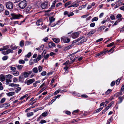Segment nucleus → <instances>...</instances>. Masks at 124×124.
Instances as JSON below:
<instances>
[{
    "instance_id": "1a4fd4ad",
    "label": "nucleus",
    "mask_w": 124,
    "mask_h": 124,
    "mask_svg": "<svg viewBox=\"0 0 124 124\" xmlns=\"http://www.w3.org/2000/svg\"><path fill=\"white\" fill-rule=\"evenodd\" d=\"M43 23L42 19H40L39 20H38L36 22V24H37L38 26L40 25H42Z\"/></svg>"
},
{
    "instance_id": "a19ab883",
    "label": "nucleus",
    "mask_w": 124,
    "mask_h": 124,
    "mask_svg": "<svg viewBox=\"0 0 124 124\" xmlns=\"http://www.w3.org/2000/svg\"><path fill=\"white\" fill-rule=\"evenodd\" d=\"M8 58V56H4L2 58V59L3 61L7 60Z\"/></svg>"
},
{
    "instance_id": "ea45409f",
    "label": "nucleus",
    "mask_w": 124,
    "mask_h": 124,
    "mask_svg": "<svg viewBox=\"0 0 124 124\" xmlns=\"http://www.w3.org/2000/svg\"><path fill=\"white\" fill-rule=\"evenodd\" d=\"M103 109L102 107H101L97 109L96 110V113H98L100 111Z\"/></svg>"
},
{
    "instance_id": "3c124183",
    "label": "nucleus",
    "mask_w": 124,
    "mask_h": 124,
    "mask_svg": "<svg viewBox=\"0 0 124 124\" xmlns=\"http://www.w3.org/2000/svg\"><path fill=\"white\" fill-rule=\"evenodd\" d=\"M49 56V55L48 54H47L46 55L44 56V58L45 59H46L48 58Z\"/></svg>"
},
{
    "instance_id": "6ab92c4d",
    "label": "nucleus",
    "mask_w": 124,
    "mask_h": 124,
    "mask_svg": "<svg viewBox=\"0 0 124 124\" xmlns=\"http://www.w3.org/2000/svg\"><path fill=\"white\" fill-rule=\"evenodd\" d=\"M106 28V27L105 26H100L98 28V30L100 31L103 30Z\"/></svg>"
},
{
    "instance_id": "4d7b16f0",
    "label": "nucleus",
    "mask_w": 124,
    "mask_h": 124,
    "mask_svg": "<svg viewBox=\"0 0 124 124\" xmlns=\"http://www.w3.org/2000/svg\"><path fill=\"white\" fill-rule=\"evenodd\" d=\"M74 15V13L73 12H71L70 14H68V17H70L73 15Z\"/></svg>"
},
{
    "instance_id": "f3484780",
    "label": "nucleus",
    "mask_w": 124,
    "mask_h": 124,
    "mask_svg": "<svg viewBox=\"0 0 124 124\" xmlns=\"http://www.w3.org/2000/svg\"><path fill=\"white\" fill-rule=\"evenodd\" d=\"M9 85L12 87H18L19 86V84H17L13 83H11L9 84Z\"/></svg>"
},
{
    "instance_id": "9b49d317",
    "label": "nucleus",
    "mask_w": 124,
    "mask_h": 124,
    "mask_svg": "<svg viewBox=\"0 0 124 124\" xmlns=\"http://www.w3.org/2000/svg\"><path fill=\"white\" fill-rule=\"evenodd\" d=\"M48 46L50 48H52L53 47H55L56 46L55 44L53 42H50L49 43Z\"/></svg>"
},
{
    "instance_id": "7ed1b4c3",
    "label": "nucleus",
    "mask_w": 124,
    "mask_h": 124,
    "mask_svg": "<svg viewBox=\"0 0 124 124\" xmlns=\"http://www.w3.org/2000/svg\"><path fill=\"white\" fill-rule=\"evenodd\" d=\"M61 41L65 43H67L69 42L70 40V39L69 38L63 37L61 39Z\"/></svg>"
},
{
    "instance_id": "a18cd8bd",
    "label": "nucleus",
    "mask_w": 124,
    "mask_h": 124,
    "mask_svg": "<svg viewBox=\"0 0 124 124\" xmlns=\"http://www.w3.org/2000/svg\"><path fill=\"white\" fill-rule=\"evenodd\" d=\"M19 63L20 64H24L25 63V62L23 60H19Z\"/></svg>"
},
{
    "instance_id": "5fc2aeb1",
    "label": "nucleus",
    "mask_w": 124,
    "mask_h": 124,
    "mask_svg": "<svg viewBox=\"0 0 124 124\" xmlns=\"http://www.w3.org/2000/svg\"><path fill=\"white\" fill-rule=\"evenodd\" d=\"M95 25V23H91L90 25V26L91 27H93Z\"/></svg>"
},
{
    "instance_id": "774afa93",
    "label": "nucleus",
    "mask_w": 124,
    "mask_h": 124,
    "mask_svg": "<svg viewBox=\"0 0 124 124\" xmlns=\"http://www.w3.org/2000/svg\"><path fill=\"white\" fill-rule=\"evenodd\" d=\"M46 122V121L45 120H42L39 122V123L43 124Z\"/></svg>"
},
{
    "instance_id": "58836bf2",
    "label": "nucleus",
    "mask_w": 124,
    "mask_h": 124,
    "mask_svg": "<svg viewBox=\"0 0 124 124\" xmlns=\"http://www.w3.org/2000/svg\"><path fill=\"white\" fill-rule=\"evenodd\" d=\"M112 91L111 89H108L107 91L105 93L106 94H108L110 92Z\"/></svg>"
},
{
    "instance_id": "864d4df0",
    "label": "nucleus",
    "mask_w": 124,
    "mask_h": 124,
    "mask_svg": "<svg viewBox=\"0 0 124 124\" xmlns=\"http://www.w3.org/2000/svg\"><path fill=\"white\" fill-rule=\"evenodd\" d=\"M112 118L111 117L110 118L108 121L107 124H110V122H112Z\"/></svg>"
},
{
    "instance_id": "bf43d9fd",
    "label": "nucleus",
    "mask_w": 124,
    "mask_h": 124,
    "mask_svg": "<svg viewBox=\"0 0 124 124\" xmlns=\"http://www.w3.org/2000/svg\"><path fill=\"white\" fill-rule=\"evenodd\" d=\"M115 84V82L114 81H113L111 82V86H114Z\"/></svg>"
},
{
    "instance_id": "7c9ffc66",
    "label": "nucleus",
    "mask_w": 124,
    "mask_h": 124,
    "mask_svg": "<svg viewBox=\"0 0 124 124\" xmlns=\"http://www.w3.org/2000/svg\"><path fill=\"white\" fill-rule=\"evenodd\" d=\"M87 40V39L86 38H84L79 43V44H82L84 42H85Z\"/></svg>"
},
{
    "instance_id": "f704fd0d",
    "label": "nucleus",
    "mask_w": 124,
    "mask_h": 124,
    "mask_svg": "<svg viewBox=\"0 0 124 124\" xmlns=\"http://www.w3.org/2000/svg\"><path fill=\"white\" fill-rule=\"evenodd\" d=\"M10 48L13 50H15L17 48V47L16 46H13V45H12L10 46Z\"/></svg>"
},
{
    "instance_id": "412c9836",
    "label": "nucleus",
    "mask_w": 124,
    "mask_h": 124,
    "mask_svg": "<svg viewBox=\"0 0 124 124\" xmlns=\"http://www.w3.org/2000/svg\"><path fill=\"white\" fill-rule=\"evenodd\" d=\"M123 97H120L119 98V101H118V102L116 104H120L121 103L123 99Z\"/></svg>"
},
{
    "instance_id": "f257e3e1",
    "label": "nucleus",
    "mask_w": 124,
    "mask_h": 124,
    "mask_svg": "<svg viewBox=\"0 0 124 124\" xmlns=\"http://www.w3.org/2000/svg\"><path fill=\"white\" fill-rule=\"evenodd\" d=\"M5 5L6 8L8 9H11L13 8V4L10 1L6 2L5 3Z\"/></svg>"
},
{
    "instance_id": "a878e982",
    "label": "nucleus",
    "mask_w": 124,
    "mask_h": 124,
    "mask_svg": "<svg viewBox=\"0 0 124 124\" xmlns=\"http://www.w3.org/2000/svg\"><path fill=\"white\" fill-rule=\"evenodd\" d=\"M13 74L15 76H17L19 75V73L18 71H16L14 72Z\"/></svg>"
},
{
    "instance_id": "bb28decb",
    "label": "nucleus",
    "mask_w": 124,
    "mask_h": 124,
    "mask_svg": "<svg viewBox=\"0 0 124 124\" xmlns=\"http://www.w3.org/2000/svg\"><path fill=\"white\" fill-rule=\"evenodd\" d=\"M4 9V6L2 4L0 3V11H2Z\"/></svg>"
},
{
    "instance_id": "09e8293b",
    "label": "nucleus",
    "mask_w": 124,
    "mask_h": 124,
    "mask_svg": "<svg viewBox=\"0 0 124 124\" xmlns=\"http://www.w3.org/2000/svg\"><path fill=\"white\" fill-rule=\"evenodd\" d=\"M3 89V86H2V83L0 82V90H1Z\"/></svg>"
},
{
    "instance_id": "f03ea898",
    "label": "nucleus",
    "mask_w": 124,
    "mask_h": 124,
    "mask_svg": "<svg viewBox=\"0 0 124 124\" xmlns=\"http://www.w3.org/2000/svg\"><path fill=\"white\" fill-rule=\"evenodd\" d=\"M27 5L26 1L25 0L20 2L19 4V6L20 8L23 9Z\"/></svg>"
},
{
    "instance_id": "39448f33",
    "label": "nucleus",
    "mask_w": 124,
    "mask_h": 124,
    "mask_svg": "<svg viewBox=\"0 0 124 124\" xmlns=\"http://www.w3.org/2000/svg\"><path fill=\"white\" fill-rule=\"evenodd\" d=\"M34 79H30L27 80L25 82V84H27V85H29L35 81Z\"/></svg>"
},
{
    "instance_id": "e2e57ef3",
    "label": "nucleus",
    "mask_w": 124,
    "mask_h": 124,
    "mask_svg": "<svg viewBox=\"0 0 124 124\" xmlns=\"http://www.w3.org/2000/svg\"><path fill=\"white\" fill-rule=\"evenodd\" d=\"M17 79L16 78H13V82H15L17 81Z\"/></svg>"
},
{
    "instance_id": "37998d69",
    "label": "nucleus",
    "mask_w": 124,
    "mask_h": 124,
    "mask_svg": "<svg viewBox=\"0 0 124 124\" xmlns=\"http://www.w3.org/2000/svg\"><path fill=\"white\" fill-rule=\"evenodd\" d=\"M71 3V2L70 1H69L68 2H67V3H66L65 4V7H66L67 6L69 5H70Z\"/></svg>"
},
{
    "instance_id": "393cba45",
    "label": "nucleus",
    "mask_w": 124,
    "mask_h": 124,
    "mask_svg": "<svg viewBox=\"0 0 124 124\" xmlns=\"http://www.w3.org/2000/svg\"><path fill=\"white\" fill-rule=\"evenodd\" d=\"M114 103V101H112L110 103V104H109L108 106L106 108L107 109H108L111 106V105L113 104Z\"/></svg>"
},
{
    "instance_id": "13d9d810",
    "label": "nucleus",
    "mask_w": 124,
    "mask_h": 124,
    "mask_svg": "<svg viewBox=\"0 0 124 124\" xmlns=\"http://www.w3.org/2000/svg\"><path fill=\"white\" fill-rule=\"evenodd\" d=\"M94 33V32L93 31H91L89 32L88 33L87 35H90V34H93Z\"/></svg>"
},
{
    "instance_id": "473e14b6",
    "label": "nucleus",
    "mask_w": 124,
    "mask_h": 124,
    "mask_svg": "<svg viewBox=\"0 0 124 124\" xmlns=\"http://www.w3.org/2000/svg\"><path fill=\"white\" fill-rule=\"evenodd\" d=\"M84 38V37H81L78 38L77 40H76L74 41V42L76 43L77 42H78L81 39H83Z\"/></svg>"
},
{
    "instance_id": "603ef678",
    "label": "nucleus",
    "mask_w": 124,
    "mask_h": 124,
    "mask_svg": "<svg viewBox=\"0 0 124 124\" xmlns=\"http://www.w3.org/2000/svg\"><path fill=\"white\" fill-rule=\"evenodd\" d=\"M117 2L118 3V5L119 6L121 5L122 4V2H121V1L118 0L117 1Z\"/></svg>"
},
{
    "instance_id": "c03bdc74",
    "label": "nucleus",
    "mask_w": 124,
    "mask_h": 124,
    "mask_svg": "<svg viewBox=\"0 0 124 124\" xmlns=\"http://www.w3.org/2000/svg\"><path fill=\"white\" fill-rule=\"evenodd\" d=\"M114 44V42H112L111 43H110L109 44H108L107 45V47H109L110 46H112Z\"/></svg>"
},
{
    "instance_id": "4c0bfd02",
    "label": "nucleus",
    "mask_w": 124,
    "mask_h": 124,
    "mask_svg": "<svg viewBox=\"0 0 124 124\" xmlns=\"http://www.w3.org/2000/svg\"><path fill=\"white\" fill-rule=\"evenodd\" d=\"M98 18L97 17H95L93 18L92 20V21L93 22L94 21H97L98 20Z\"/></svg>"
},
{
    "instance_id": "f8f14e48",
    "label": "nucleus",
    "mask_w": 124,
    "mask_h": 124,
    "mask_svg": "<svg viewBox=\"0 0 124 124\" xmlns=\"http://www.w3.org/2000/svg\"><path fill=\"white\" fill-rule=\"evenodd\" d=\"M0 81L2 82L5 81V77L3 74L0 75Z\"/></svg>"
},
{
    "instance_id": "49530a36",
    "label": "nucleus",
    "mask_w": 124,
    "mask_h": 124,
    "mask_svg": "<svg viewBox=\"0 0 124 124\" xmlns=\"http://www.w3.org/2000/svg\"><path fill=\"white\" fill-rule=\"evenodd\" d=\"M24 45V43L22 41H21L20 42V46L21 47H23Z\"/></svg>"
},
{
    "instance_id": "2eb2a0df",
    "label": "nucleus",
    "mask_w": 124,
    "mask_h": 124,
    "mask_svg": "<svg viewBox=\"0 0 124 124\" xmlns=\"http://www.w3.org/2000/svg\"><path fill=\"white\" fill-rule=\"evenodd\" d=\"M31 8L30 6H28L25 9L26 12L27 13H30L31 12V11H29L31 10Z\"/></svg>"
},
{
    "instance_id": "0eeeda50",
    "label": "nucleus",
    "mask_w": 124,
    "mask_h": 124,
    "mask_svg": "<svg viewBox=\"0 0 124 124\" xmlns=\"http://www.w3.org/2000/svg\"><path fill=\"white\" fill-rule=\"evenodd\" d=\"M79 34V32H76L73 33L71 35V36L73 38L75 39L78 37Z\"/></svg>"
},
{
    "instance_id": "5701e85b",
    "label": "nucleus",
    "mask_w": 124,
    "mask_h": 124,
    "mask_svg": "<svg viewBox=\"0 0 124 124\" xmlns=\"http://www.w3.org/2000/svg\"><path fill=\"white\" fill-rule=\"evenodd\" d=\"M5 77L7 78L11 79L12 78V76L10 74H8L5 76Z\"/></svg>"
},
{
    "instance_id": "0e129e2a",
    "label": "nucleus",
    "mask_w": 124,
    "mask_h": 124,
    "mask_svg": "<svg viewBox=\"0 0 124 124\" xmlns=\"http://www.w3.org/2000/svg\"><path fill=\"white\" fill-rule=\"evenodd\" d=\"M38 70L39 72H40L42 70V68L40 66H39L38 67Z\"/></svg>"
},
{
    "instance_id": "338daca9",
    "label": "nucleus",
    "mask_w": 124,
    "mask_h": 124,
    "mask_svg": "<svg viewBox=\"0 0 124 124\" xmlns=\"http://www.w3.org/2000/svg\"><path fill=\"white\" fill-rule=\"evenodd\" d=\"M122 17V15L121 14H118L117 16L116 17L118 18H120Z\"/></svg>"
},
{
    "instance_id": "aec40b11",
    "label": "nucleus",
    "mask_w": 124,
    "mask_h": 124,
    "mask_svg": "<svg viewBox=\"0 0 124 124\" xmlns=\"http://www.w3.org/2000/svg\"><path fill=\"white\" fill-rule=\"evenodd\" d=\"M49 20L50 21V24L54 22L55 20V18L52 17H49Z\"/></svg>"
},
{
    "instance_id": "b1692460",
    "label": "nucleus",
    "mask_w": 124,
    "mask_h": 124,
    "mask_svg": "<svg viewBox=\"0 0 124 124\" xmlns=\"http://www.w3.org/2000/svg\"><path fill=\"white\" fill-rule=\"evenodd\" d=\"M72 6L74 7H76L78 6L79 4L77 3L76 2H75L72 4Z\"/></svg>"
},
{
    "instance_id": "9d476101",
    "label": "nucleus",
    "mask_w": 124,
    "mask_h": 124,
    "mask_svg": "<svg viewBox=\"0 0 124 124\" xmlns=\"http://www.w3.org/2000/svg\"><path fill=\"white\" fill-rule=\"evenodd\" d=\"M48 113L47 112H45L42 113L41 115H40L38 119H37V120H38V119H40L41 118V116H43L44 117H45L47 116L48 115Z\"/></svg>"
},
{
    "instance_id": "052dcab7",
    "label": "nucleus",
    "mask_w": 124,
    "mask_h": 124,
    "mask_svg": "<svg viewBox=\"0 0 124 124\" xmlns=\"http://www.w3.org/2000/svg\"><path fill=\"white\" fill-rule=\"evenodd\" d=\"M41 57V55H38L37 58V60L38 61H39Z\"/></svg>"
},
{
    "instance_id": "de8ad7c7",
    "label": "nucleus",
    "mask_w": 124,
    "mask_h": 124,
    "mask_svg": "<svg viewBox=\"0 0 124 124\" xmlns=\"http://www.w3.org/2000/svg\"><path fill=\"white\" fill-rule=\"evenodd\" d=\"M31 55V52L29 53L26 56L28 58H29Z\"/></svg>"
},
{
    "instance_id": "dca6fc26",
    "label": "nucleus",
    "mask_w": 124,
    "mask_h": 124,
    "mask_svg": "<svg viewBox=\"0 0 124 124\" xmlns=\"http://www.w3.org/2000/svg\"><path fill=\"white\" fill-rule=\"evenodd\" d=\"M53 41L56 43H58L60 42V39L58 38H54L52 39Z\"/></svg>"
},
{
    "instance_id": "72a5a7b5",
    "label": "nucleus",
    "mask_w": 124,
    "mask_h": 124,
    "mask_svg": "<svg viewBox=\"0 0 124 124\" xmlns=\"http://www.w3.org/2000/svg\"><path fill=\"white\" fill-rule=\"evenodd\" d=\"M9 48V46H4L2 48L3 50H6Z\"/></svg>"
},
{
    "instance_id": "20e7f679",
    "label": "nucleus",
    "mask_w": 124,
    "mask_h": 124,
    "mask_svg": "<svg viewBox=\"0 0 124 124\" xmlns=\"http://www.w3.org/2000/svg\"><path fill=\"white\" fill-rule=\"evenodd\" d=\"M22 16L20 14H13L12 15V19H19L20 18V17Z\"/></svg>"
},
{
    "instance_id": "c9c22d12",
    "label": "nucleus",
    "mask_w": 124,
    "mask_h": 124,
    "mask_svg": "<svg viewBox=\"0 0 124 124\" xmlns=\"http://www.w3.org/2000/svg\"><path fill=\"white\" fill-rule=\"evenodd\" d=\"M16 66L17 67V69L18 70H21L23 67V66L21 65H18V66Z\"/></svg>"
},
{
    "instance_id": "a211bd4d",
    "label": "nucleus",
    "mask_w": 124,
    "mask_h": 124,
    "mask_svg": "<svg viewBox=\"0 0 124 124\" xmlns=\"http://www.w3.org/2000/svg\"><path fill=\"white\" fill-rule=\"evenodd\" d=\"M15 92H11L6 93V94L8 96H12L14 94Z\"/></svg>"
},
{
    "instance_id": "c85d7f7f",
    "label": "nucleus",
    "mask_w": 124,
    "mask_h": 124,
    "mask_svg": "<svg viewBox=\"0 0 124 124\" xmlns=\"http://www.w3.org/2000/svg\"><path fill=\"white\" fill-rule=\"evenodd\" d=\"M33 115V112L28 113L27 114V116L28 117H30Z\"/></svg>"
},
{
    "instance_id": "680f3d73",
    "label": "nucleus",
    "mask_w": 124,
    "mask_h": 124,
    "mask_svg": "<svg viewBox=\"0 0 124 124\" xmlns=\"http://www.w3.org/2000/svg\"><path fill=\"white\" fill-rule=\"evenodd\" d=\"M42 76H45L46 74V71H44L41 73Z\"/></svg>"
},
{
    "instance_id": "69168bd1",
    "label": "nucleus",
    "mask_w": 124,
    "mask_h": 124,
    "mask_svg": "<svg viewBox=\"0 0 124 124\" xmlns=\"http://www.w3.org/2000/svg\"><path fill=\"white\" fill-rule=\"evenodd\" d=\"M9 12L7 10H5V15H9Z\"/></svg>"
},
{
    "instance_id": "e433bc0d",
    "label": "nucleus",
    "mask_w": 124,
    "mask_h": 124,
    "mask_svg": "<svg viewBox=\"0 0 124 124\" xmlns=\"http://www.w3.org/2000/svg\"><path fill=\"white\" fill-rule=\"evenodd\" d=\"M21 87H18L16 88V90H15V92L16 93H17L21 90Z\"/></svg>"
},
{
    "instance_id": "4be33fe9",
    "label": "nucleus",
    "mask_w": 124,
    "mask_h": 124,
    "mask_svg": "<svg viewBox=\"0 0 124 124\" xmlns=\"http://www.w3.org/2000/svg\"><path fill=\"white\" fill-rule=\"evenodd\" d=\"M115 47V46H114L112 47L108 51V50H106L105 52H104L103 53H104V54L107 53L108 52H109L111 51Z\"/></svg>"
},
{
    "instance_id": "6e6552de",
    "label": "nucleus",
    "mask_w": 124,
    "mask_h": 124,
    "mask_svg": "<svg viewBox=\"0 0 124 124\" xmlns=\"http://www.w3.org/2000/svg\"><path fill=\"white\" fill-rule=\"evenodd\" d=\"M48 4L46 2L43 3L41 5V7L43 9H45L48 8Z\"/></svg>"
},
{
    "instance_id": "ddd939ff",
    "label": "nucleus",
    "mask_w": 124,
    "mask_h": 124,
    "mask_svg": "<svg viewBox=\"0 0 124 124\" xmlns=\"http://www.w3.org/2000/svg\"><path fill=\"white\" fill-rule=\"evenodd\" d=\"M22 75H23L24 77L25 78H28L29 76V73L27 72H24L22 73Z\"/></svg>"
},
{
    "instance_id": "2f4dec72",
    "label": "nucleus",
    "mask_w": 124,
    "mask_h": 124,
    "mask_svg": "<svg viewBox=\"0 0 124 124\" xmlns=\"http://www.w3.org/2000/svg\"><path fill=\"white\" fill-rule=\"evenodd\" d=\"M10 68L11 70L14 72L16 70V67H13L11 66L10 67Z\"/></svg>"
},
{
    "instance_id": "c756f323",
    "label": "nucleus",
    "mask_w": 124,
    "mask_h": 124,
    "mask_svg": "<svg viewBox=\"0 0 124 124\" xmlns=\"http://www.w3.org/2000/svg\"><path fill=\"white\" fill-rule=\"evenodd\" d=\"M33 72L35 73H37L38 72V71L37 68V67H35L33 69Z\"/></svg>"
},
{
    "instance_id": "4468645a",
    "label": "nucleus",
    "mask_w": 124,
    "mask_h": 124,
    "mask_svg": "<svg viewBox=\"0 0 124 124\" xmlns=\"http://www.w3.org/2000/svg\"><path fill=\"white\" fill-rule=\"evenodd\" d=\"M24 78L23 75H21L19 77V81L22 82H23L24 80Z\"/></svg>"
},
{
    "instance_id": "cd10ccee",
    "label": "nucleus",
    "mask_w": 124,
    "mask_h": 124,
    "mask_svg": "<svg viewBox=\"0 0 124 124\" xmlns=\"http://www.w3.org/2000/svg\"><path fill=\"white\" fill-rule=\"evenodd\" d=\"M28 95V94H26L24 95L22 97H21L20 98L19 100H23L24 98H25Z\"/></svg>"
},
{
    "instance_id": "8fccbe9b",
    "label": "nucleus",
    "mask_w": 124,
    "mask_h": 124,
    "mask_svg": "<svg viewBox=\"0 0 124 124\" xmlns=\"http://www.w3.org/2000/svg\"><path fill=\"white\" fill-rule=\"evenodd\" d=\"M120 79H118L116 81V84L117 85H118L120 82Z\"/></svg>"
},
{
    "instance_id": "6e6d98bb",
    "label": "nucleus",
    "mask_w": 124,
    "mask_h": 124,
    "mask_svg": "<svg viewBox=\"0 0 124 124\" xmlns=\"http://www.w3.org/2000/svg\"><path fill=\"white\" fill-rule=\"evenodd\" d=\"M60 90H58L56 91H55V92L54 93V94L55 95H56L58 93H59L60 91Z\"/></svg>"
},
{
    "instance_id": "423d86ee",
    "label": "nucleus",
    "mask_w": 124,
    "mask_h": 124,
    "mask_svg": "<svg viewBox=\"0 0 124 124\" xmlns=\"http://www.w3.org/2000/svg\"><path fill=\"white\" fill-rule=\"evenodd\" d=\"M1 53L4 55L8 54L10 53H12L13 51L10 49H8L6 51H2L1 52Z\"/></svg>"
},
{
    "instance_id": "79ce46f5",
    "label": "nucleus",
    "mask_w": 124,
    "mask_h": 124,
    "mask_svg": "<svg viewBox=\"0 0 124 124\" xmlns=\"http://www.w3.org/2000/svg\"><path fill=\"white\" fill-rule=\"evenodd\" d=\"M6 100V99L5 98H3L0 101V103H4Z\"/></svg>"
}]
</instances>
